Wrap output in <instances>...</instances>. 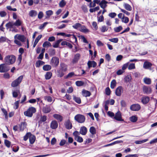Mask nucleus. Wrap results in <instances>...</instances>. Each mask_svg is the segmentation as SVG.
Returning a JSON list of instances; mask_svg holds the SVG:
<instances>
[{
    "instance_id": "nucleus-8",
    "label": "nucleus",
    "mask_w": 157,
    "mask_h": 157,
    "mask_svg": "<svg viewBox=\"0 0 157 157\" xmlns=\"http://www.w3.org/2000/svg\"><path fill=\"white\" fill-rule=\"evenodd\" d=\"M114 118L118 121H123L124 120L122 119L121 114V112L118 111L115 114Z\"/></svg>"
},
{
    "instance_id": "nucleus-46",
    "label": "nucleus",
    "mask_w": 157,
    "mask_h": 157,
    "mask_svg": "<svg viewBox=\"0 0 157 157\" xmlns=\"http://www.w3.org/2000/svg\"><path fill=\"white\" fill-rule=\"evenodd\" d=\"M75 84L77 86H83L84 83L82 81H78L75 82Z\"/></svg>"
},
{
    "instance_id": "nucleus-12",
    "label": "nucleus",
    "mask_w": 157,
    "mask_h": 157,
    "mask_svg": "<svg viewBox=\"0 0 157 157\" xmlns=\"http://www.w3.org/2000/svg\"><path fill=\"white\" fill-rule=\"evenodd\" d=\"M58 126L57 122L56 120L52 121L50 124V127L52 129H56Z\"/></svg>"
},
{
    "instance_id": "nucleus-1",
    "label": "nucleus",
    "mask_w": 157,
    "mask_h": 157,
    "mask_svg": "<svg viewBox=\"0 0 157 157\" xmlns=\"http://www.w3.org/2000/svg\"><path fill=\"white\" fill-rule=\"evenodd\" d=\"M16 61L15 56L12 55H7L4 59V62L6 64L8 65L12 64Z\"/></svg>"
},
{
    "instance_id": "nucleus-28",
    "label": "nucleus",
    "mask_w": 157,
    "mask_h": 157,
    "mask_svg": "<svg viewBox=\"0 0 157 157\" xmlns=\"http://www.w3.org/2000/svg\"><path fill=\"white\" fill-rule=\"evenodd\" d=\"M60 66L61 68V70L63 71H65L67 70V65L64 63H61Z\"/></svg>"
},
{
    "instance_id": "nucleus-56",
    "label": "nucleus",
    "mask_w": 157,
    "mask_h": 157,
    "mask_svg": "<svg viewBox=\"0 0 157 157\" xmlns=\"http://www.w3.org/2000/svg\"><path fill=\"white\" fill-rule=\"evenodd\" d=\"M48 24V22H44L43 24H41L39 26V29H43Z\"/></svg>"
},
{
    "instance_id": "nucleus-48",
    "label": "nucleus",
    "mask_w": 157,
    "mask_h": 157,
    "mask_svg": "<svg viewBox=\"0 0 157 157\" xmlns=\"http://www.w3.org/2000/svg\"><path fill=\"white\" fill-rule=\"evenodd\" d=\"M4 143L5 145L8 147H10L11 145V142L9 140H6L4 141Z\"/></svg>"
},
{
    "instance_id": "nucleus-51",
    "label": "nucleus",
    "mask_w": 157,
    "mask_h": 157,
    "mask_svg": "<svg viewBox=\"0 0 157 157\" xmlns=\"http://www.w3.org/2000/svg\"><path fill=\"white\" fill-rule=\"evenodd\" d=\"M64 36H67V37H69L71 36H72V38L73 39H75V41L76 42L77 41V38L74 35H71V34H66L65 33V35H64Z\"/></svg>"
},
{
    "instance_id": "nucleus-17",
    "label": "nucleus",
    "mask_w": 157,
    "mask_h": 157,
    "mask_svg": "<svg viewBox=\"0 0 157 157\" xmlns=\"http://www.w3.org/2000/svg\"><path fill=\"white\" fill-rule=\"evenodd\" d=\"M122 91V87L121 86H119L116 89L115 91V94L116 95L120 96L121 95Z\"/></svg>"
},
{
    "instance_id": "nucleus-45",
    "label": "nucleus",
    "mask_w": 157,
    "mask_h": 157,
    "mask_svg": "<svg viewBox=\"0 0 157 157\" xmlns=\"http://www.w3.org/2000/svg\"><path fill=\"white\" fill-rule=\"evenodd\" d=\"M123 29L122 27L121 26L114 28V30L116 32H119L122 30Z\"/></svg>"
},
{
    "instance_id": "nucleus-58",
    "label": "nucleus",
    "mask_w": 157,
    "mask_h": 157,
    "mask_svg": "<svg viewBox=\"0 0 157 157\" xmlns=\"http://www.w3.org/2000/svg\"><path fill=\"white\" fill-rule=\"evenodd\" d=\"M47 119V117L46 116L44 115L43 116H41L40 121L42 122H44L46 121Z\"/></svg>"
},
{
    "instance_id": "nucleus-26",
    "label": "nucleus",
    "mask_w": 157,
    "mask_h": 157,
    "mask_svg": "<svg viewBox=\"0 0 157 157\" xmlns=\"http://www.w3.org/2000/svg\"><path fill=\"white\" fill-rule=\"evenodd\" d=\"M143 81L145 84L147 85L151 84V79L147 77L144 78L143 79Z\"/></svg>"
},
{
    "instance_id": "nucleus-47",
    "label": "nucleus",
    "mask_w": 157,
    "mask_h": 157,
    "mask_svg": "<svg viewBox=\"0 0 157 157\" xmlns=\"http://www.w3.org/2000/svg\"><path fill=\"white\" fill-rule=\"evenodd\" d=\"M19 93V90L13 91L12 93L13 97L14 98H16L18 96Z\"/></svg>"
},
{
    "instance_id": "nucleus-53",
    "label": "nucleus",
    "mask_w": 157,
    "mask_h": 157,
    "mask_svg": "<svg viewBox=\"0 0 157 157\" xmlns=\"http://www.w3.org/2000/svg\"><path fill=\"white\" fill-rule=\"evenodd\" d=\"M90 63H92V67H95L97 65V63L94 61H89L87 63V64H90Z\"/></svg>"
},
{
    "instance_id": "nucleus-52",
    "label": "nucleus",
    "mask_w": 157,
    "mask_h": 157,
    "mask_svg": "<svg viewBox=\"0 0 157 157\" xmlns=\"http://www.w3.org/2000/svg\"><path fill=\"white\" fill-rule=\"evenodd\" d=\"M99 9V7L97 6L94 8L90 9L89 10L90 11L91 13L94 12L98 10Z\"/></svg>"
},
{
    "instance_id": "nucleus-42",
    "label": "nucleus",
    "mask_w": 157,
    "mask_h": 157,
    "mask_svg": "<svg viewBox=\"0 0 157 157\" xmlns=\"http://www.w3.org/2000/svg\"><path fill=\"white\" fill-rule=\"evenodd\" d=\"M44 99L45 100L47 101L48 102H51L52 100V98L51 97L48 96H44Z\"/></svg>"
},
{
    "instance_id": "nucleus-29",
    "label": "nucleus",
    "mask_w": 157,
    "mask_h": 157,
    "mask_svg": "<svg viewBox=\"0 0 157 157\" xmlns=\"http://www.w3.org/2000/svg\"><path fill=\"white\" fill-rule=\"evenodd\" d=\"M73 99L76 103L78 104L81 103V100L79 97H77L75 95H73Z\"/></svg>"
},
{
    "instance_id": "nucleus-21",
    "label": "nucleus",
    "mask_w": 157,
    "mask_h": 157,
    "mask_svg": "<svg viewBox=\"0 0 157 157\" xmlns=\"http://www.w3.org/2000/svg\"><path fill=\"white\" fill-rule=\"evenodd\" d=\"M108 2L105 0H102L99 3V5L100 7L103 9H104L107 6V4Z\"/></svg>"
},
{
    "instance_id": "nucleus-10",
    "label": "nucleus",
    "mask_w": 157,
    "mask_h": 157,
    "mask_svg": "<svg viewBox=\"0 0 157 157\" xmlns=\"http://www.w3.org/2000/svg\"><path fill=\"white\" fill-rule=\"evenodd\" d=\"M143 91L144 94H149L151 93V89L149 87L146 86H144L143 87Z\"/></svg>"
},
{
    "instance_id": "nucleus-37",
    "label": "nucleus",
    "mask_w": 157,
    "mask_h": 157,
    "mask_svg": "<svg viewBox=\"0 0 157 157\" xmlns=\"http://www.w3.org/2000/svg\"><path fill=\"white\" fill-rule=\"evenodd\" d=\"M44 64V62L41 60H38L36 63L35 65L36 67H39L40 65Z\"/></svg>"
},
{
    "instance_id": "nucleus-57",
    "label": "nucleus",
    "mask_w": 157,
    "mask_h": 157,
    "mask_svg": "<svg viewBox=\"0 0 157 157\" xmlns=\"http://www.w3.org/2000/svg\"><path fill=\"white\" fill-rule=\"evenodd\" d=\"M108 16L112 18H113L117 16L115 13H111L109 14Z\"/></svg>"
},
{
    "instance_id": "nucleus-11",
    "label": "nucleus",
    "mask_w": 157,
    "mask_h": 157,
    "mask_svg": "<svg viewBox=\"0 0 157 157\" xmlns=\"http://www.w3.org/2000/svg\"><path fill=\"white\" fill-rule=\"evenodd\" d=\"M14 38L15 39H17L22 42H24L25 39V38L24 35L19 34H17L15 35Z\"/></svg>"
},
{
    "instance_id": "nucleus-15",
    "label": "nucleus",
    "mask_w": 157,
    "mask_h": 157,
    "mask_svg": "<svg viewBox=\"0 0 157 157\" xmlns=\"http://www.w3.org/2000/svg\"><path fill=\"white\" fill-rule=\"evenodd\" d=\"M6 27L7 29H10L15 27L13 21H10L6 25Z\"/></svg>"
},
{
    "instance_id": "nucleus-19",
    "label": "nucleus",
    "mask_w": 157,
    "mask_h": 157,
    "mask_svg": "<svg viewBox=\"0 0 157 157\" xmlns=\"http://www.w3.org/2000/svg\"><path fill=\"white\" fill-rule=\"evenodd\" d=\"M64 125L66 128L68 129H71L72 128L71 123L69 120H68L65 122Z\"/></svg>"
},
{
    "instance_id": "nucleus-2",
    "label": "nucleus",
    "mask_w": 157,
    "mask_h": 157,
    "mask_svg": "<svg viewBox=\"0 0 157 157\" xmlns=\"http://www.w3.org/2000/svg\"><path fill=\"white\" fill-rule=\"evenodd\" d=\"M36 112V109L33 107L29 108L26 111L24 112V114L28 117H31L33 116V113Z\"/></svg>"
},
{
    "instance_id": "nucleus-24",
    "label": "nucleus",
    "mask_w": 157,
    "mask_h": 157,
    "mask_svg": "<svg viewBox=\"0 0 157 157\" xmlns=\"http://www.w3.org/2000/svg\"><path fill=\"white\" fill-rule=\"evenodd\" d=\"M82 94L83 96L85 97H89L91 94L90 91L84 90H82Z\"/></svg>"
},
{
    "instance_id": "nucleus-39",
    "label": "nucleus",
    "mask_w": 157,
    "mask_h": 157,
    "mask_svg": "<svg viewBox=\"0 0 157 157\" xmlns=\"http://www.w3.org/2000/svg\"><path fill=\"white\" fill-rule=\"evenodd\" d=\"M52 46V45L50 42L48 41L44 42L43 44V47H48Z\"/></svg>"
},
{
    "instance_id": "nucleus-59",
    "label": "nucleus",
    "mask_w": 157,
    "mask_h": 157,
    "mask_svg": "<svg viewBox=\"0 0 157 157\" xmlns=\"http://www.w3.org/2000/svg\"><path fill=\"white\" fill-rule=\"evenodd\" d=\"M78 142L81 143L83 141V139L80 136H78L75 139Z\"/></svg>"
},
{
    "instance_id": "nucleus-31",
    "label": "nucleus",
    "mask_w": 157,
    "mask_h": 157,
    "mask_svg": "<svg viewBox=\"0 0 157 157\" xmlns=\"http://www.w3.org/2000/svg\"><path fill=\"white\" fill-rule=\"evenodd\" d=\"M26 123L25 122L22 123L20 126V131H22L26 128Z\"/></svg>"
},
{
    "instance_id": "nucleus-6",
    "label": "nucleus",
    "mask_w": 157,
    "mask_h": 157,
    "mask_svg": "<svg viewBox=\"0 0 157 157\" xmlns=\"http://www.w3.org/2000/svg\"><path fill=\"white\" fill-rule=\"evenodd\" d=\"M59 59L56 57H53L51 59L50 64L53 67H56L59 64Z\"/></svg>"
},
{
    "instance_id": "nucleus-54",
    "label": "nucleus",
    "mask_w": 157,
    "mask_h": 157,
    "mask_svg": "<svg viewBox=\"0 0 157 157\" xmlns=\"http://www.w3.org/2000/svg\"><path fill=\"white\" fill-rule=\"evenodd\" d=\"M109 40L111 42L114 43H117L118 41V39L117 38H115L109 39Z\"/></svg>"
},
{
    "instance_id": "nucleus-62",
    "label": "nucleus",
    "mask_w": 157,
    "mask_h": 157,
    "mask_svg": "<svg viewBox=\"0 0 157 157\" xmlns=\"http://www.w3.org/2000/svg\"><path fill=\"white\" fill-rule=\"evenodd\" d=\"M73 135L75 136V139L79 136V133L78 131H76L73 132Z\"/></svg>"
},
{
    "instance_id": "nucleus-60",
    "label": "nucleus",
    "mask_w": 157,
    "mask_h": 157,
    "mask_svg": "<svg viewBox=\"0 0 157 157\" xmlns=\"http://www.w3.org/2000/svg\"><path fill=\"white\" fill-rule=\"evenodd\" d=\"M106 94L107 95H109L110 94V90L109 87H107L105 90Z\"/></svg>"
},
{
    "instance_id": "nucleus-50",
    "label": "nucleus",
    "mask_w": 157,
    "mask_h": 157,
    "mask_svg": "<svg viewBox=\"0 0 157 157\" xmlns=\"http://www.w3.org/2000/svg\"><path fill=\"white\" fill-rule=\"evenodd\" d=\"M66 4V2L64 0H62L59 3V6L61 7H63Z\"/></svg>"
},
{
    "instance_id": "nucleus-25",
    "label": "nucleus",
    "mask_w": 157,
    "mask_h": 157,
    "mask_svg": "<svg viewBox=\"0 0 157 157\" xmlns=\"http://www.w3.org/2000/svg\"><path fill=\"white\" fill-rule=\"evenodd\" d=\"M37 12L36 11L32 10L29 12V15L31 17H34L37 15Z\"/></svg>"
},
{
    "instance_id": "nucleus-44",
    "label": "nucleus",
    "mask_w": 157,
    "mask_h": 157,
    "mask_svg": "<svg viewBox=\"0 0 157 157\" xmlns=\"http://www.w3.org/2000/svg\"><path fill=\"white\" fill-rule=\"evenodd\" d=\"M82 25L79 23H76L72 25L73 28L75 29H78V28L81 27Z\"/></svg>"
},
{
    "instance_id": "nucleus-43",
    "label": "nucleus",
    "mask_w": 157,
    "mask_h": 157,
    "mask_svg": "<svg viewBox=\"0 0 157 157\" xmlns=\"http://www.w3.org/2000/svg\"><path fill=\"white\" fill-rule=\"evenodd\" d=\"M109 27L103 25L101 27V31L102 33H104L107 31Z\"/></svg>"
},
{
    "instance_id": "nucleus-32",
    "label": "nucleus",
    "mask_w": 157,
    "mask_h": 157,
    "mask_svg": "<svg viewBox=\"0 0 157 157\" xmlns=\"http://www.w3.org/2000/svg\"><path fill=\"white\" fill-rule=\"evenodd\" d=\"M53 12L51 10H48L46 12V14L47 16L46 17V18H48L50 16L53 14Z\"/></svg>"
},
{
    "instance_id": "nucleus-22",
    "label": "nucleus",
    "mask_w": 157,
    "mask_h": 157,
    "mask_svg": "<svg viewBox=\"0 0 157 157\" xmlns=\"http://www.w3.org/2000/svg\"><path fill=\"white\" fill-rule=\"evenodd\" d=\"M80 31L85 33H87L89 32V30L87 29L84 25H81Z\"/></svg>"
},
{
    "instance_id": "nucleus-9",
    "label": "nucleus",
    "mask_w": 157,
    "mask_h": 157,
    "mask_svg": "<svg viewBox=\"0 0 157 157\" xmlns=\"http://www.w3.org/2000/svg\"><path fill=\"white\" fill-rule=\"evenodd\" d=\"M141 108L140 105L138 104H134L131 105L130 107V109L132 111H138Z\"/></svg>"
},
{
    "instance_id": "nucleus-35",
    "label": "nucleus",
    "mask_w": 157,
    "mask_h": 157,
    "mask_svg": "<svg viewBox=\"0 0 157 157\" xmlns=\"http://www.w3.org/2000/svg\"><path fill=\"white\" fill-rule=\"evenodd\" d=\"M90 132L92 135H94L96 133V130L95 128L93 126L90 128Z\"/></svg>"
},
{
    "instance_id": "nucleus-63",
    "label": "nucleus",
    "mask_w": 157,
    "mask_h": 157,
    "mask_svg": "<svg viewBox=\"0 0 157 157\" xmlns=\"http://www.w3.org/2000/svg\"><path fill=\"white\" fill-rule=\"evenodd\" d=\"M19 149L18 146H14L12 148V150L14 152H17Z\"/></svg>"
},
{
    "instance_id": "nucleus-16",
    "label": "nucleus",
    "mask_w": 157,
    "mask_h": 157,
    "mask_svg": "<svg viewBox=\"0 0 157 157\" xmlns=\"http://www.w3.org/2000/svg\"><path fill=\"white\" fill-rule=\"evenodd\" d=\"M149 100V97L147 96H145L142 98L141 102L143 104H145L147 103Z\"/></svg>"
},
{
    "instance_id": "nucleus-3",
    "label": "nucleus",
    "mask_w": 157,
    "mask_h": 157,
    "mask_svg": "<svg viewBox=\"0 0 157 157\" xmlns=\"http://www.w3.org/2000/svg\"><path fill=\"white\" fill-rule=\"evenodd\" d=\"M23 78V76H20L15 80L13 81L11 84L12 86L15 87L18 85L21 82Z\"/></svg>"
},
{
    "instance_id": "nucleus-36",
    "label": "nucleus",
    "mask_w": 157,
    "mask_h": 157,
    "mask_svg": "<svg viewBox=\"0 0 157 157\" xmlns=\"http://www.w3.org/2000/svg\"><path fill=\"white\" fill-rule=\"evenodd\" d=\"M117 82L115 79L113 80L111 82L110 87L111 88L113 89L116 86Z\"/></svg>"
},
{
    "instance_id": "nucleus-7",
    "label": "nucleus",
    "mask_w": 157,
    "mask_h": 157,
    "mask_svg": "<svg viewBox=\"0 0 157 157\" xmlns=\"http://www.w3.org/2000/svg\"><path fill=\"white\" fill-rule=\"evenodd\" d=\"M152 66V63L146 61L144 63L143 67L145 69L151 70H152L151 67Z\"/></svg>"
},
{
    "instance_id": "nucleus-49",
    "label": "nucleus",
    "mask_w": 157,
    "mask_h": 157,
    "mask_svg": "<svg viewBox=\"0 0 157 157\" xmlns=\"http://www.w3.org/2000/svg\"><path fill=\"white\" fill-rule=\"evenodd\" d=\"M137 120V118L135 116H133L130 117V120L133 122H136Z\"/></svg>"
},
{
    "instance_id": "nucleus-27",
    "label": "nucleus",
    "mask_w": 157,
    "mask_h": 157,
    "mask_svg": "<svg viewBox=\"0 0 157 157\" xmlns=\"http://www.w3.org/2000/svg\"><path fill=\"white\" fill-rule=\"evenodd\" d=\"M22 22L20 20L18 19L15 22H13L15 26L18 27L20 26L22 24Z\"/></svg>"
},
{
    "instance_id": "nucleus-20",
    "label": "nucleus",
    "mask_w": 157,
    "mask_h": 157,
    "mask_svg": "<svg viewBox=\"0 0 157 157\" xmlns=\"http://www.w3.org/2000/svg\"><path fill=\"white\" fill-rule=\"evenodd\" d=\"M53 117L57 120L59 122H61L63 120V117L60 115L55 114L53 116Z\"/></svg>"
},
{
    "instance_id": "nucleus-4",
    "label": "nucleus",
    "mask_w": 157,
    "mask_h": 157,
    "mask_svg": "<svg viewBox=\"0 0 157 157\" xmlns=\"http://www.w3.org/2000/svg\"><path fill=\"white\" fill-rule=\"evenodd\" d=\"M10 68L5 63L0 65V72L1 73L6 72L9 71Z\"/></svg>"
},
{
    "instance_id": "nucleus-13",
    "label": "nucleus",
    "mask_w": 157,
    "mask_h": 157,
    "mask_svg": "<svg viewBox=\"0 0 157 157\" xmlns=\"http://www.w3.org/2000/svg\"><path fill=\"white\" fill-rule=\"evenodd\" d=\"M80 55L79 53H77L74 56V58L72 60V63L75 64L77 63L80 59Z\"/></svg>"
},
{
    "instance_id": "nucleus-41",
    "label": "nucleus",
    "mask_w": 157,
    "mask_h": 157,
    "mask_svg": "<svg viewBox=\"0 0 157 157\" xmlns=\"http://www.w3.org/2000/svg\"><path fill=\"white\" fill-rule=\"evenodd\" d=\"M124 7L125 9L128 11H131L132 10L131 6L128 4L125 3L124 5Z\"/></svg>"
},
{
    "instance_id": "nucleus-55",
    "label": "nucleus",
    "mask_w": 157,
    "mask_h": 157,
    "mask_svg": "<svg viewBox=\"0 0 157 157\" xmlns=\"http://www.w3.org/2000/svg\"><path fill=\"white\" fill-rule=\"evenodd\" d=\"M129 70H132L135 68V65L134 63H132L129 64L128 67Z\"/></svg>"
},
{
    "instance_id": "nucleus-30",
    "label": "nucleus",
    "mask_w": 157,
    "mask_h": 157,
    "mask_svg": "<svg viewBox=\"0 0 157 157\" xmlns=\"http://www.w3.org/2000/svg\"><path fill=\"white\" fill-rule=\"evenodd\" d=\"M52 75V73L50 72H47L45 75V78L46 80L50 79Z\"/></svg>"
},
{
    "instance_id": "nucleus-40",
    "label": "nucleus",
    "mask_w": 157,
    "mask_h": 157,
    "mask_svg": "<svg viewBox=\"0 0 157 157\" xmlns=\"http://www.w3.org/2000/svg\"><path fill=\"white\" fill-rule=\"evenodd\" d=\"M131 78V76L130 75H128L125 77L124 79L125 82H130Z\"/></svg>"
},
{
    "instance_id": "nucleus-33",
    "label": "nucleus",
    "mask_w": 157,
    "mask_h": 157,
    "mask_svg": "<svg viewBox=\"0 0 157 157\" xmlns=\"http://www.w3.org/2000/svg\"><path fill=\"white\" fill-rule=\"evenodd\" d=\"M121 21L125 23H128L129 21V18L126 17H125L124 15H123L121 18Z\"/></svg>"
},
{
    "instance_id": "nucleus-23",
    "label": "nucleus",
    "mask_w": 157,
    "mask_h": 157,
    "mask_svg": "<svg viewBox=\"0 0 157 157\" xmlns=\"http://www.w3.org/2000/svg\"><path fill=\"white\" fill-rule=\"evenodd\" d=\"M35 140V136L30 134L29 136V140L30 143L31 144H33L34 143Z\"/></svg>"
},
{
    "instance_id": "nucleus-64",
    "label": "nucleus",
    "mask_w": 157,
    "mask_h": 157,
    "mask_svg": "<svg viewBox=\"0 0 157 157\" xmlns=\"http://www.w3.org/2000/svg\"><path fill=\"white\" fill-rule=\"evenodd\" d=\"M105 58L106 60L109 62L111 59V57L108 54H106L105 56Z\"/></svg>"
},
{
    "instance_id": "nucleus-34",
    "label": "nucleus",
    "mask_w": 157,
    "mask_h": 157,
    "mask_svg": "<svg viewBox=\"0 0 157 157\" xmlns=\"http://www.w3.org/2000/svg\"><path fill=\"white\" fill-rule=\"evenodd\" d=\"M62 40L61 39H59L54 43L53 47L55 48H58L60 42Z\"/></svg>"
},
{
    "instance_id": "nucleus-61",
    "label": "nucleus",
    "mask_w": 157,
    "mask_h": 157,
    "mask_svg": "<svg viewBox=\"0 0 157 157\" xmlns=\"http://www.w3.org/2000/svg\"><path fill=\"white\" fill-rule=\"evenodd\" d=\"M44 16V14L42 12H40L38 14V17L39 19H41Z\"/></svg>"
},
{
    "instance_id": "nucleus-5",
    "label": "nucleus",
    "mask_w": 157,
    "mask_h": 157,
    "mask_svg": "<svg viewBox=\"0 0 157 157\" xmlns=\"http://www.w3.org/2000/svg\"><path fill=\"white\" fill-rule=\"evenodd\" d=\"M75 119L78 123H82L85 121V118L83 115L78 114L75 116Z\"/></svg>"
},
{
    "instance_id": "nucleus-18",
    "label": "nucleus",
    "mask_w": 157,
    "mask_h": 157,
    "mask_svg": "<svg viewBox=\"0 0 157 157\" xmlns=\"http://www.w3.org/2000/svg\"><path fill=\"white\" fill-rule=\"evenodd\" d=\"M87 129L85 126L82 127L80 130L79 133L82 135H85L87 132Z\"/></svg>"
},
{
    "instance_id": "nucleus-14",
    "label": "nucleus",
    "mask_w": 157,
    "mask_h": 157,
    "mask_svg": "<svg viewBox=\"0 0 157 157\" xmlns=\"http://www.w3.org/2000/svg\"><path fill=\"white\" fill-rule=\"evenodd\" d=\"M51 110L50 107L49 106L46 105L43 107L42 111L44 113H47L50 112Z\"/></svg>"
},
{
    "instance_id": "nucleus-38",
    "label": "nucleus",
    "mask_w": 157,
    "mask_h": 157,
    "mask_svg": "<svg viewBox=\"0 0 157 157\" xmlns=\"http://www.w3.org/2000/svg\"><path fill=\"white\" fill-rule=\"evenodd\" d=\"M43 69L45 71H49L51 69V66L49 65H46L43 67Z\"/></svg>"
}]
</instances>
